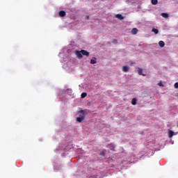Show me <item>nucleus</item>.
<instances>
[{
	"label": "nucleus",
	"instance_id": "nucleus-3",
	"mask_svg": "<svg viewBox=\"0 0 178 178\" xmlns=\"http://www.w3.org/2000/svg\"><path fill=\"white\" fill-rule=\"evenodd\" d=\"M79 118H83V119H86V114L84 113V110H81L79 111Z\"/></svg>",
	"mask_w": 178,
	"mask_h": 178
},
{
	"label": "nucleus",
	"instance_id": "nucleus-4",
	"mask_svg": "<svg viewBox=\"0 0 178 178\" xmlns=\"http://www.w3.org/2000/svg\"><path fill=\"white\" fill-rule=\"evenodd\" d=\"M81 52L85 56H90V52L87 51V50H81Z\"/></svg>",
	"mask_w": 178,
	"mask_h": 178
},
{
	"label": "nucleus",
	"instance_id": "nucleus-14",
	"mask_svg": "<svg viewBox=\"0 0 178 178\" xmlns=\"http://www.w3.org/2000/svg\"><path fill=\"white\" fill-rule=\"evenodd\" d=\"M83 120H84L83 118H81V117L76 118V122H79V123H81Z\"/></svg>",
	"mask_w": 178,
	"mask_h": 178
},
{
	"label": "nucleus",
	"instance_id": "nucleus-8",
	"mask_svg": "<svg viewBox=\"0 0 178 178\" xmlns=\"http://www.w3.org/2000/svg\"><path fill=\"white\" fill-rule=\"evenodd\" d=\"M174 135H175V132L173 131H172V130L168 131L169 138H172V137H173Z\"/></svg>",
	"mask_w": 178,
	"mask_h": 178
},
{
	"label": "nucleus",
	"instance_id": "nucleus-19",
	"mask_svg": "<svg viewBox=\"0 0 178 178\" xmlns=\"http://www.w3.org/2000/svg\"><path fill=\"white\" fill-rule=\"evenodd\" d=\"M113 44H118V40L113 39Z\"/></svg>",
	"mask_w": 178,
	"mask_h": 178
},
{
	"label": "nucleus",
	"instance_id": "nucleus-16",
	"mask_svg": "<svg viewBox=\"0 0 178 178\" xmlns=\"http://www.w3.org/2000/svg\"><path fill=\"white\" fill-rule=\"evenodd\" d=\"M152 31L154 33V34H158L159 33V31L156 29H153Z\"/></svg>",
	"mask_w": 178,
	"mask_h": 178
},
{
	"label": "nucleus",
	"instance_id": "nucleus-18",
	"mask_svg": "<svg viewBox=\"0 0 178 178\" xmlns=\"http://www.w3.org/2000/svg\"><path fill=\"white\" fill-rule=\"evenodd\" d=\"M86 97H87V92H83L81 95V98H86Z\"/></svg>",
	"mask_w": 178,
	"mask_h": 178
},
{
	"label": "nucleus",
	"instance_id": "nucleus-12",
	"mask_svg": "<svg viewBox=\"0 0 178 178\" xmlns=\"http://www.w3.org/2000/svg\"><path fill=\"white\" fill-rule=\"evenodd\" d=\"M162 17H164V19H168V17H169V14L166 13H163L161 14Z\"/></svg>",
	"mask_w": 178,
	"mask_h": 178
},
{
	"label": "nucleus",
	"instance_id": "nucleus-1",
	"mask_svg": "<svg viewBox=\"0 0 178 178\" xmlns=\"http://www.w3.org/2000/svg\"><path fill=\"white\" fill-rule=\"evenodd\" d=\"M75 55L76 56V58H78V59H81V58H83V54H81V51H76Z\"/></svg>",
	"mask_w": 178,
	"mask_h": 178
},
{
	"label": "nucleus",
	"instance_id": "nucleus-7",
	"mask_svg": "<svg viewBox=\"0 0 178 178\" xmlns=\"http://www.w3.org/2000/svg\"><path fill=\"white\" fill-rule=\"evenodd\" d=\"M138 74H139L140 76H147V74H143V69H141V68H138Z\"/></svg>",
	"mask_w": 178,
	"mask_h": 178
},
{
	"label": "nucleus",
	"instance_id": "nucleus-5",
	"mask_svg": "<svg viewBox=\"0 0 178 178\" xmlns=\"http://www.w3.org/2000/svg\"><path fill=\"white\" fill-rule=\"evenodd\" d=\"M107 148H110L111 151H115V146L113 144H110L107 145Z\"/></svg>",
	"mask_w": 178,
	"mask_h": 178
},
{
	"label": "nucleus",
	"instance_id": "nucleus-22",
	"mask_svg": "<svg viewBox=\"0 0 178 178\" xmlns=\"http://www.w3.org/2000/svg\"><path fill=\"white\" fill-rule=\"evenodd\" d=\"M86 19L87 20H88V19H90V17L86 16Z\"/></svg>",
	"mask_w": 178,
	"mask_h": 178
},
{
	"label": "nucleus",
	"instance_id": "nucleus-2",
	"mask_svg": "<svg viewBox=\"0 0 178 178\" xmlns=\"http://www.w3.org/2000/svg\"><path fill=\"white\" fill-rule=\"evenodd\" d=\"M129 70H130V67L129 66L124 65L122 67V72H124V73H127V72H129Z\"/></svg>",
	"mask_w": 178,
	"mask_h": 178
},
{
	"label": "nucleus",
	"instance_id": "nucleus-6",
	"mask_svg": "<svg viewBox=\"0 0 178 178\" xmlns=\"http://www.w3.org/2000/svg\"><path fill=\"white\" fill-rule=\"evenodd\" d=\"M131 33L134 35L138 33V29L137 28H133Z\"/></svg>",
	"mask_w": 178,
	"mask_h": 178
},
{
	"label": "nucleus",
	"instance_id": "nucleus-9",
	"mask_svg": "<svg viewBox=\"0 0 178 178\" xmlns=\"http://www.w3.org/2000/svg\"><path fill=\"white\" fill-rule=\"evenodd\" d=\"M60 17H65L66 16V13L63 10L59 12Z\"/></svg>",
	"mask_w": 178,
	"mask_h": 178
},
{
	"label": "nucleus",
	"instance_id": "nucleus-20",
	"mask_svg": "<svg viewBox=\"0 0 178 178\" xmlns=\"http://www.w3.org/2000/svg\"><path fill=\"white\" fill-rule=\"evenodd\" d=\"M174 87H175V88H178V82H176V83L174 84Z\"/></svg>",
	"mask_w": 178,
	"mask_h": 178
},
{
	"label": "nucleus",
	"instance_id": "nucleus-10",
	"mask_svg": "<svg viewBox=\"0 0 178 178\" xmlns=\"http://www.w3.org/2000/svg\"><path fill=\"white\" fill-rule=\"evenodd\" d=\"M115 17L117 19H118L119 20H123L124 19V17L123 16H122L121 14H117L115 15Z\"/></svg>",
	"mask_w": 178,
	"mask_h": 178
},
{
	"label": "nucleus",
	"instance_id": "nucleus-13",
	"mask_svg": "<svg viewBox=\"0 0 178 178\" xmlns=\"http://www.w3.org/2000/svg\"><path fill=\"white\" fill-rule=\"evenodd\" d=\"M95 63H97V58L90 60V65H95Z\"/></svg>",
	"mask_w": 178,
	"mask_h": 178
},
{
	"label": "nucleus",
	"instance_id": "nucleus-17",
	"mask_svg": "<svg viewBox=\"0 0 178 178\" xmlns=\"http://www.w3.org/2000/svg\"><path fill=\"white\" fill-rule=\"evenodd\" d=\"M158 0H152V5H157Z\"/></svg>",
	"mask_w": 178,
	"mask_h": 178
},
{
	"label": "nucleus",
	"instance_id": "nucleus-15",
	"mask_svg": "<svg viewBox=\"0 0 178 178\" xmlns=\"http://www.w3.org/2000/svg\"><path fill=\"white\" fill-rule=\"evenodd\" d=\"M131 103L132 105H136L137 104V99L133 98Z\"/></svg>",
	"mask_w": 178,
	"mask_h": 178
},
{
	"label": "nucleus",
	"instance_id": "nucleus-11",
	"mask_svg": "<svg viewBox=\"0 0 178 178\" xmlns=\"http://www.w3.org/2000/svg\"><path fill=\"white\" fill-rule=\"evenodd\" d=\"M159 45L161 48H163L165 47V42L163 41H159Z\"/></svg>",
	"mask_w": 178,
	"mask_h": 178
},
{
	"label": "nucleus",
	"instance_id": "nucleus-21",
	"mask_svg": "<svg viewBox=\"0 0 178 178\" xmlns=\"http://www.w3.org/2000/svg\"><path fill=\"white\" fill-rule=\"evenodd\" d=\"M158 86H159L160 87H163V84L162 83V82L159 83Z\"/></svg>",
	"mask_w": 178,
	"mask_h": 178
}]
</instances>
